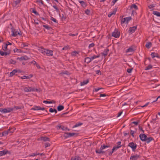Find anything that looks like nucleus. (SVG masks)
<instances>
[{
	"label": "nucleus",
	"mask_w": 160,
	"mask_h": 160,
	"mask_svg": "<svg viewBox=\"0 0 160 160\" xmlns=\"http://www.w3.org/2000/svg\"><path fill=\"white\" fill-rule=\"evenodd\" d=\"M104 149H106V151L107 152V153H108V154L109 152L111 150V147L109 145H103L101 146L100 149H96V152L98 154H104L105 152L103 151V150Z\"/></svg>",
	"instance_id": "nucleus-1"
},
{
	"label": "nucleus",
	"mask_w": 160,
	"mask_h": 160,
	"mask_svg": "<svg viewBox=\"0 0 160 160\" xmlns=\"http://www.w3.org/2000/svg\"><path fill=\"white\" fill-rule=\"evenodd\" d=\"M13 108H8V109L6 108L2 109V108H0V112H2L3 113H6L10 112L13 110Z\"/></svg>",
	"instance_id": "nucleus-2"
},
{
	"label": "nucleus",
	"mask_w": 160,
	"mask_h": 160,
	"mask_svg": "<svg viewBox=\"0 0 160 160\" xmlns=\"http://www.w3.org/2000/svg\"><path fill=\"white\" fill-rule=\"evenodd\" d=\"M122 147V145L114 146L112 149L111 151H109L108 155H111L114 150H116Z\"/></svg>",
	"instance_id": "nucleus-3"
},
{
	"label": "nucleus",
	"mask_w": 160,
	"mask_h": 160,
	"mask_svg": "<svg viewBox=\"0 0 160 160\" xmlns=\"http://www.w3.org/2000/svg\"><path fill=\"white\" fill-rule=\"evenodd\" d=\"M128 146L131 148L133 151H135L137 147V145L133 142H131L129 143Z\"/></svg>",
	"instance_id": "nucleus-4"
},
{
	"label": "nucleus",
	"mask_w": 160,
	"mask_h": 160,
	"mask_svg": "<svg viewBox=\"0 0 160 160\" xmlns=\"http://www.w3.org/2000/svg\"><path fill=\"white\" fill-rule=\"evenodd\" d=\"M112 36L115 38H118L120 35V32L115 29L112 33Z\"/></svg>",
	"instance_id": "nucleus-5"
},
{
	"label": "nucleus",
	"mask_w": 160,
	"mask_h": 160,
	"mask_svg": "<svg viewBox=\"0 0 160 160\" xmlns=\"http://www.w3.org/2000/svg\"><path fill=\"white\" fill-rule=\"evenodd\" d=\"M139 137L141 140L142 141H145L147 138V136L145 134H141L139 135Z\"/></svg>",
	"instance_id": "nucleus-6"
},
{
	"label": "nucleus",
	"mask_w": 160,
	"mask_h": 160,
	"mask_svg": "<svg viewBox=\"0 0 160 160\" xmlns=\"http://www.w3.org/2000/svg\"><path fill=\"white\" fill-rule=\"evenodd\" d=\"M12 36L14 37L16 36L17 35H21V34L20 32H18L17 31H16L15 29L12 30Z\"/></svg>",
	"instance_id": "nucleus-7"
},
{
	"label": "nucleus",
	"mask_w": 160,
	"mask_h": 160,
	"mask_svg": "<svg viewBox=\"0 0 160 160\" xmlns=\"http://www.w3.org/2000/svg\"><path fill=\"white\" fill-rule=\"evenodd\" d=\"M10 53V50H8L7 52H3L2 51H0V54L1 56H6L9 55Z\"/></svg>",
	"instance_id": "nucleus-8"
},
{
	"label": "nucleus",
	"mask_w": 160,
	"mask_h": 160,
	"mask_svg": "<svg viewBox=\"0 0 160 160\" xmlns=\"http://www.w3.org/2000/svg\"><path fill=\"white\" fill-rule=\"evenodd\" d=\"M46 55L48 56H52L53 55V51L52 50L47 49Z\"/></svg>",
	"instance_id": "nucleus-9"
},
{
	"label": "nucleus",
	"mask_w": 160,
	"mask_h": 160,
	"mask_svg": "<svg viewBox=\"0 0 160 160\" xmlns=\"http://www.w3.org/2000/svg\"><path fill=\"white\" fill-rule=\"evenodd\" d=\"M7 153L10 154V152L7 150L0 151V156L4 155Z\"/></svg>",
	"instance_id": "nucleus-10"
},
{
	"label": "nucleus",
	"mask_w": 160,
	"mask_h": 160,
	"mask_svg": "<svg viewBox=\"0 0 160 160\" xmlns=\"http://www.w3.org/2000/svg\"><path fill=\"white\" fill-rule=\"evenodd\" d=\"M140 156L137 154L131 156L130 158V159L132 160H136L139 159Z\"/></svg>",
	"instance_id": "nucleus-11"
},
{
	"label": "nucleus",
	"mask_w": 160,
	"mask_h": 160,
	"mask_svg": "<svg viewBox=\"0 0 160 160\" xmlns=\"http://www.w3.org/2000/svg\"><path fill=\"white\" fill-rule=\"evenodd\" d=\"M135 50V49L133 48V47L132 46H131L126 50V53L129 52H134Z\"/></svg>",
	"instance_id": "nucleus-12"
},
{
	"label": "nucleus",
	"mask_w": 160,
	"mask_h": 160,
	"mask_svg": "<svg viewBox=\"0 0 160 160\" xmlns=\"http://www.w3.org/2000/svg\"><path fill=\"white\" fill-rule=\"evenodd\" d=\"M29 59V58H28L26 56H24L21 57V58H17V59H19L21 61H22L23 60H28Z\"/></svg>",
	"instance_id": "nucleus-13"
},
{
	"label": "nucleus",
	"mask_w": 160,
	"mask_h": 160,
	"mask_svg": "<svg viewBox=\"0 0 160 160\" xmlns=\"http://www.w3.org/2000/svg\"><path fill=\"white\" fill-rule=\"evenodd\" d=\"M109 51V50L108 48H107L104 50V51L102 52L101 53V54L102 55L104 56V57L107 55L108 52Z\"/></svg>",
	"instance_id": "nucleus-14"
},
{
	"label": "nucleus",
	"mask_w": 160,
	"mask_h": 160,
	"mask_svg": "<svg viewBox=\"0 0 160 160\" xmlns=\"http://www.w3.org/2000/svg\"><path fill=\"white\" fill-rule=\"evenodd\" d=\"M80 3L82 7L84 8H85L87 6V3L83 1H78Z\"/></svg>",
	"instance_id": "nucleus-15"
},
{
	"label": "nucleus",
	"mask_w": 160,
	"mask_h": 160,
	"mask_svg": "<svg viewBox=\"0 0 160 160\" xmlns=\"http://www.w3.org/2000/svg\"><path fill=\"white\" fill-rule=\"evenodd\" d=\"M137 28V26L130 27L129 29V31L131 33L134 32Z\"/></svg>",
	"instance_id": "nucleus-16"
},
{
	"label": "nucleus",
	"mask_w": 160,
	"mask_h": 160,
	"mask_svg": "<svg viewBox=\"0 0 160 160\" xmlns=\"http://www.w3.org/2000/svg\"><path fill=\"white\" fill-rule=\"evenodd\" d=\"M32 77L33 75L32 74H30L29 76H23L21 77V78L22 79H29L30 78H32Z\"/></svg>",
	"instance_id": "nucleus-17"
},
{
	"label": "nucleus",
	"mask_w": 160,
	"mask_h": 160,
	"mask_svg": "<svg viewBox=\"0 0 160 160\" xmlns=\"http://www.w3.org/2000/svg\"><path fill=\"white\" fill-rule=\"evenodd\" d=\"M100 57V55L99 54L97 55H94L93 56H91V57H89L90 58V61H91V62L95 58H98Z\"/></svg>",
	"instance_id": "nucleus-18"
},
{
	"label": "nucleus",
	"mask_w": 160,
	"mask_h": 160,
	"mask_svg": "<svg viewBox=\"0 0 160 160\" xmlns=\"http://www.w3.org/2000/svg\"><path fill=\"white\" fill-rule=\"evenodd\" d=\"M47 50V49H44L43 48H41L39 49V51L42 54H43L44 55H46Z\"/></svg>",
	"instance_id": "nucleus-19"
},
{
	"label": "nucleus",
	"mask_w": 160,
	"mask_h": 160,
	"mask_svg": "<svg viewBox=\"0 0 160 160\" xmlns=\"http://www.w3.org/2000/svg\"><path fill=\"white\" fill-rule=\"evenodd\" d=\"M151 56L152 58L155 57L158 58H160V56L158 55V54L157 53H155V52H152L151 54Z\"/></svg>",
	"instance_id": "nucleus-20"
},
{
	"label": "nucleus",
	"mask_w": 160,
	"mask_h": 160,
	"mask_svg": "<svg viewBox=\"0 0 160 160\" xmlns=\"http://www.w3.org/2000/svg\"><path fill=\"white\" fill-rule=\"evenodd\" d=\"M89 82L88 80H86L83 81L82 82H81L80 83L81 86H83L84 85L87 84Z\"/></svg>",
	"instance_id": "nucleus-21"
},
{
	"label": "nucleus",
	"mask_w": 160,
	"mask_h": 160,
	"mask_svg": "<svg viewBox=\"0 0 160 160\" xmlns=\"http://www.w3.org/2000/svg\"><path fill=\"white\" fill-rule=\"evenodd\" d=\"M153 139H154L153 138L151 137H147V138L146 139L145 141H146L147 143H148L150 142Z\"/></svg>",
	"instance_id": "nucleus-22"
},
{
	"label": "nucleus",
	"mask_w": 160,
	"mask_h": 160,
	"mask_svg": "<svg viewBox=\"0 0 160 160\" xmlns=\"http://www.w3.org/2000/svg\"><path fill=\"white\" fill-rule=\"evenodd\" d=\"M69 137H72L73 136L76 137L78 135V134L75 133H68Z\"/></svg>",
	"instance_id": "nucleus-23"
},
{
	"label": "nucleus",
	"mask_w": 160,
	"mask_h": 160,
	"mask_svg": "<svg viewBox=\"0 0 160 160\" xmlns=\"http://www.w3.org/2000/svg\"><path fill=\"white\" fill-rule=\"evenodd\" d=\"M9 130H7L6 131H5L3 132L2 133V136H6L7 135L8 133V131H9Z\"/></svg>",
	"instance_id": "nucleus-24"
},
{
	"label": "nucleus",
	"mask_w": 160,
	"mask_h": 160,
	"mask_svg": "<svg viewBox=\"0 0 160 160\" xmlns=\"http://www.w3.org/2000/svg\"><path fill=\"white\" fill-rule=\"evenodd\" d=\"M43 102L45 103H55L56 102L53 100H52V101H44Z\"/></svg>",
	"instance_id": "nucleus-25"
},
{
	"label": "nucleus",
	"mask_w": 160,
	"mask_h": 160,
	"mask_svg": "<svg viewBox=\"0 0 160 160\" xmlns=\"http://www.w3.org/2000/svg\"><path fill=\"white\" fill-rule=\"evenodd\" d=\"M152 44L151 42H148L145 45L146 47L148 48H149L152 46Z\"/></svg>",
	"instance_id": "nucleus-26"
},
{
	"label": "nucleus",
	"mask_w": 160,
	"mask_h": 160,
	"mask_svg": "<svg viewBox=\"0 0 160 160\" xmlns=\"http://www.w3.org/2000/svg\"><path fill=\"white\" fill-rule=\"evenodd\" d=\"M20 46L21 48H24V47H28V44L27 43L22 42L21 43Z\"/></svg>",
	"instance_id": "nucleus-27"
},
{
	"label": "nucleus",
	"mask_w": 160,
	"mask_h": 160,
	"mask_svg": "<svg viewBox=\"0 0 160 160\" xmlns=\"http://www.w3.org/2000/svg\"><path fill=\"white\" fill-rule=\"evenodd\" d=\"M57 129H61L63 130H65V127L63 126L57 125Z\"/></svg>",
	"instance_id": "nucleus-28"
},
{
	"label": "nucleus",
	"mask_w": 160,
	"mask_h": 160,
	"mask_svg": "<svg viewBox=\"0 0 160 160\" xmlns=\"http://www.w3.org/2000/svg\"><path fill=\"white\" fill-rule=\"evenodd\" d=\"M17 71L16 70H13L12 72L10 73V76L12 77L14 75L15 73L17 72Z\"/></svg>",
	"instance_id": "nucleus-29"
},
{
	"label": "nucleus",
	"mask_w": 160,
	"mask_h": 160,
	"mask_svg": "<svg viewBox=\"0 0 160 160\" xmlns=\"http://www.w3.org/2000/svg\"><path fill=\"white\" fill-rule=\"evenodd\" d=\"M41 140L43 141H50V139L48 137H42L41 138Z\"/></svg>",
	"instance_id": "nucleus-30"
},
{
	"label": "nucleus",
	"mask_w": 160,
	"mask_h": 160,
	"mask_svg": "<svg viewBox=\"0 0 160 160\" xmlns=\"http://www.w3.org/2000/svg\"><path fill=\"white\" fill-rule=\"evenodd\" d=\"M64 108V107L63 106L60 105L58 106L57 107V109L58 111H60L63 110Z\"/></svg>",
	"instance_id": "nucleus-31"
},
{
	"label": "nucleus",
	"mask_w": 160,
	"mask_h": 160,
	"mask_svg": "<svg viewBox=\"0 0 160 160\" xmlns=\"http://www.w3.org/2000/svg\"><path fill=\"white\" fill-rule=\"evenodd\" d=\"M153 14L157 16L160 17V12H158L154 11L153 12Z\"/></svg>",
	"instance_id": "nucleus-32"
},
{
	"label": "nucleus",
	"mask_w": 160,
	"mask_h": 160,
	"mask_svg": "<svg viewBox=\"0 0 160 160\" xmlns=\"http://www.w3.org/2000/svg\"><path fill=\"white\" fill-rule=\"evenodd\" d=\"M29 92L31 91H38V89L32 87H29Z\"/></svg>",
	"instance_id": "nucleus-33"
},
{
	"label": "nucleus",
	"mask_w": 160,
	"mask_h": 160,
	"mask_svg": "<svg viewBox=\"0 0 160 160\" xmlns=\"http://www.w3.org/2000/svg\"><path fill=\"white\" fill-rule=\"evenodd\" d=\"M90 58L89 57H86L85 58V62H86L87 63H89L91 61H90Z\"/></svg>",
	"instance_id": "nucleus-34"
},
{
	"label": "nucleus",
	"mask_w": 160,
	"mask_h": 160,
	"mask_svg": "<svg viewBox=\"0 0 160 160\" xmlns=\"http://www.w3.org/2000/svg\"><path fill=\"white\" fill-rule=\"evenodd\" d=\"M123 17V16H122V18L121 21V24H122L126 22V18H122ZM121 17L122 16H120V18H121Z\"/></svg>",
	"instance_id": "nucleus-35"
},
{
	"label": "nucleus",
	"mask_w": 160,
	"mask_h": 160,
	"mask_svg": "<svg viewBox=\"0 0 160 160\" xmlns=\"http://www.w3.org/2000/svg\"><path fill=\"white\" fill-rule=\"evenodd\" d=\"M152 68V66L151 64H149L147 67H146V68L145 69L146 70H148Z\"/></svg>",
	"instance_id": "nucleus-36"
},
{
	"label": "nucleus",
	"mask_w": 160,
	"mask_h": 160,
	"mask_svg": "<svg viewBox=\"0 0 160 160\" xmlns=\"http://www.w3.org/2000/svg\"><path fill=\"white\" fill-rule=\"evenodd\" d=\"M15 128H10L8 130H9V131H8V133H12L14 132V131L15 130Z\"/></svg>",
	"instance_id": "nucleus-37"
},
{
	"label": "nucleus",
	"mask_w": 160,
	"mask_h": 160,
	"mask_svg": "<svg viewBox=\"0 0 160 160\" xmlns=\"http://www.w3.org/2000/svg\"><path fill=\"white\" fill-rule=\"evenodd\" d=\"M134 8L135 10L138 9V7L136 4H132L131 6V8Z\"/></svg>",
	"instance_id": "nucleus-38"
},
{
	"label": "nucleus",
	"mask_w": 160,
	"mask_h": 160,
	"mask_svg": "<svg viewBox=\"0 0 160 160\" xmlns=\"http://www.w3.org/2000/svg\"><path fill=\"white\" fill-rule=\"evenodd\" d=\"M82 123L79 122L78 123H76L72 127L73 128L77 127L79 126H81L82 125Z\"/></svg>",
	"instance_id": "nucleus-39"
},
{
	"label": "nucleus",
	"mask_w": 160,
	"mask_h": 160,
	"mask_svg": "<svg viewBox=\"0 0 160 160\" xmlns=\"http://www.w3.org/2000/svg\"><path fill=\"white\" fill-rule=\"evenodd\" d=\"M7 47L8 45L5 44V46L4 47H2V49L5 52H6L7 51H8Z\"/></svg>",
	"instance_id": "nucleus-40"
},
{
	"label": "nucleus",
	"mask_w": 160,
	"mask_h": 160,
	"mask_svg": "<svg viewBox=\"0 0 160 160\" xmlns=\"http://www.w3.org/2000/svg\"><path fill=\"white\" fill-rule=\"evenodd\" d=\"M78 53V52L77 51H73L71 53V55L72 56H75Z\"/></svg>",
	"instance_id": "nucleus-41"
},
{
	"label": "nucleus",
	"mask_w": 160,
	"mask_h": 160,
	"mask_svg": "<svg viewBox=\"0 0 160 160\" xmlns=\"http://www.w3.org/2000/svg\"><path fill=\"white\" fill-rule=\"evenodd\" d=\"M36 2L39 3H41L42 5H44V4L42 0H36Z\"/></svg>",
	"instance_id": "nucleus-42"
},
{
	"label": "nucleus",
	"mask_w": 160,
	"mask_h": 160,
	"mask_svg": "<svg viewBox=\"0 0 160 160\" xmlns=\"http://www.w3.org/2000/svg\"><path fill=\"white\" fill-rule=\"evenodd\" d=\"M43 27L48 30H50L52 29L51 28L49 27L48 25H43Z\"/></svg>",
	"instance_id": "nucleus-43"
},
{
	"label": "nucleus",
	"mask_w": 160,
	"mask_h": 160,
	"mask_svg": "<svg viewBox=\"0 0 160 160\" xmlns=\"http://www.w3.org/2000/svg\"><path fill=\"white\" fill-rule=\"evenodd\" d=\"M132 19V18L131 17H127L126 18V23H128V22L130 21V20H131Z\"/></svg>",
	"instance_id": "nucleus-44"
},
{
	"label": "nucleus",
	"mask_w": 160,
	"mask_h": 160,
	"mask_svg": "<svg viewBox=\"0 0 160 160\" xmlns=\"http://www.w3.org/2000/svg\"><path fill=\"white\" fill-rule=\"evenodd\" d=\"M14 52H21V50L20 49H17V48H16L15 49H14L13 50Z\"/></svg>",
	"instance_id": "nucleus-45"
},
{
	"label": "nucleus",
	"mask_w": 160,
	"mask_h": 160,
	"mask_svg": "<svg viewBox=\"0 0 160 160\" xmlns=\"http://www.w3.org/2000/svg\"><path fill=\"white\" fill-rule=\"evenodd\" d=\"M50 20H51L53 21L54 22H55V23H57L58 22V21L56 19L52 17H51Z\"/></svg>",
	"instance_id": "nucleus-46"
},
{
	"label": "nucleus",
	"mask_w": 160,
	"mask_h": 160,
	"mask_svg": "<svg viewBox=\"0 0 160 160\" xmlns=\"http://www.w3.org/2000/svg\"><path fill=\"white\" fill-rule=\"evenodd\" d=\"M9 62L10 63L13 64H15L16 63V61L12 59H11Z\"/></svg>",
	"instance_id": "nucleus-47"
},
{
	"label": "nucleus",
	"mask_w": 160,
	"mask_h": 160,
	"mask_svg": "<svg viewBox=\"0 0 160 160\" xmlns=\"http://www.w3.org/2000/svg\"><path fill=\"white\" fill-rule=\"evenodd\" d=\"M40 108V106H35L34 108H32L31 110H39Z\"/></svg>",
	"instance_id": "nucleus-48"
},
{
	"label": "nucleus",
	"mask_w": 160,
	"mask_h": 160,
	"mask_svg": "<svg viewBox=\"0 0 160 160\" xmlns=\"http://www.w3.org/2000/svg\"><path fill=\"white\" fill-rule=\"evenodd\" d=\"M32 12L37 15H39L38 13V12L37 11L34 9H32Z\"/></svg>",
	"instance_id": "nucleus-49"
},
{
	"label": "nucleus",
	"mask_w": 160,
	"mask_h": 160,
	"mask_svg": "<svg viewBox=\"0 0 160 160\" xmlns=\"http://www.w3.org/2000/svg\"><path fill=\"white\" fill-rule=\"evenodd\" d=\"M81 159L80 157H76L74 158H72L71 160H80Z\"/></svg>",
	"instance_id": "nucleus-50"
},
{
	"label": "nucleus",
	"mask_w": 160,
	"mask_h": 160,
	"mask_svg": "<svg viewBox=\"0 0 160 160\" xmlns=\"http://www.w3.org/2000/svg\"><path fill=\"white\" fill-rule=\"evenodd\" d=\"M85 13L87 15H89L90 12V10L89 9H86L85 10Z\"/></svg>",
	"instance_id": "nucleus-51"
},
{
	"label": "nucleus",
	"mask_w": 160,
	"mask_h": 160,
	"mask_svg": "<svg viewBox=\"0 0 160 160\" xmlns=\"http://www.w3.org/2000/svg\"><path fill=\"white\" fill-rule=\"evenodd\" d=\"M15 2V6H16L17 5L19 4L20 2V0H17L14 2Z\"/></svg>",
	"instance_id": "nucleus-52"
},
{
	"label": "nucleus",
	"mask_w": 160,
	"mask_h": 160,
	"mask_svg": "<svg viewBox=\"0 0 160 160\" xmlns=\"http://www.w3.org/2000/svg\"><path fill=\"white\" fill-rule=\"evenodd\" d=\"M64 137H65V138H67L69 137L68 133L66 132L64 134Z\"/></svg>",
	"instance_id": "nucleus-53"
},
{
	"label": "nucleus",
	"mask_w": 160,
	"mask_h": 160,
	"mask_svg": "<svg viewBox=\"0 0 160 160\" xmlns=\"http://www.w3.org/2000/svg\"><path fill=\"white\" fill-rule=\"evenodd\" d=\"M135 132L134 131H133L132 130H131L130 131V134L133 137H134V133H135Z\"/></svg>",
	"instance_id": "nucleus-54"
},
{
	"label": "nucleus",
	"mask_w": 160,
	"mask_h": 160,
	"mask_svg": "<svg viewBox=\"0 0 160 160\" xmlns=\"http://www.w3.org/2000/svg\"><path fill=\"white\" fill-rule=\"evenodd\" d=\"M95 45V44L93 43H92L90 44L88 46V48H90L92 47H93Z\"/></svg>",
	"instance_id": "nucleus-55"
},
{
	"label": "nucleus",
	"mask_w": 160,
	"mask_h": 160,
	"mask_svg": "<svg viewBox=\"0 0 160 160\" xmlns=\"http://www.w3.org/2000/svg\"><path fill=\"white\" fill-rule=\"evenodd\" d=\"M24 91L25 92H29V88L25 87L24 88Z\"/></svg>",
	"instance_id": "nucleus-56"
},
{
	"label": "nucleus",
	"mask_w": 160,
	"mask_h": 160,
	"mask_svg": "<svg viewBox=\"0 0 160 160\" xmlns=\"http://www.w3.org/2000/svg\"><path fill=\"white\" fill-rule=\"evenodd\" d=\"M50 145V144L49 142H47L45 144V147L47 148L49 147Z\"/></svg>",
	"instance_id": "nucleus-57"
},
{
	"label": "nucleus",
	"mask_w": 160,
	"mask_h": 160,
	"mask_svg": "<svg viewBox=\"0 0 160 160\" xmlns=\"http://www.w3.org/2000/svg\"><path fill=\"white\" fill-rule=\"evenodd\" d=\"M132 70V68H128L127 69V72L129 73H130L131 72Z\"/></svg>",
	"instance_id": "nucleus-58"
},
{
	"label": "nucleus",
	"mask_w": 160,
	"mask_h": 160,
	"mask_svg": "<svg viewBox=\"0 0 160 160\" xmlns=\"http://www.w3.org/2000/svg\"><path fill=\"white\" fill-rule=\"evenodd\" d=\"M69 48V46H65L62 49V50H67Z\"/></svg>",
	"instance_id": "nucleus-59"
},
{
	"label": "nucleus",
	"mask_w": 160,
	"mask_h": 160,
	"mask_svg": "<svg viewBox=\"0 0 160 160\" xmlns=\"http://www.w3.org/2000/svg\"><path fill=\"white\" fill-rule=\"evenodd\" d=\"M62 16L61 17V18L62 20H65L66 18V17L65 16H64V15L62 14Z\"/></svg>",
	"instance_id": "nucleus-60"
},
{
	"label": "nucleus",
	"mask_w": 160,
	"mask_h": 160,
	"mask_svg": "<svg viewBox=\"0 0 160 160\" xmlns=\"http://www.w3.org/2000/svg\"><path fill=\"white\" fill-rule=\"evenodd\" d=\"M39 155V153H38L37 152H36V153L32 154L30 156L33 157V156H36L37 155Z\"/></svg>",
	"instance_id": "nucleus-61"
},
{
	"label": "nucleus",
	"mask_w": 160,
	"mask_h": 160,
	"mask_svg": "<svg viewBox=\"0 0 160 160\" xmlns=\"http://www.w3.org/2000/svg\"><path fill=\"white\" fill-rule=\"evenodd\" d=\"M14 108L16 109L17 110V109H21V108L20 107L18 106H15L14 107Z\"/></svg>",
	"instance_id": "nucleus-62"
},
{
	"label": "nucleus",
	"mask_w": 160,
	"mask_h": 160,
	"mask_svg": "<svg viewBox=\"0 0 160 160\" xmlns=\"http://www.w3.org/2000/svg\"><path fill=\"white\" fill-rule=\"evenodd\" d=\"M106 94H101L100 95V97H106L107 96Z\"/></svg>",
	"instance_id": "nucleus-63"
},
{
	"label": "nucleus",
	"mask_w": 160,
	"mask_h": 160,
	"mask_svg": "<svg viewBox=\"0 0 160 160\" xmlns=\"http://www.w3.org/2000/svg\"><path fill=\"white\" fill-rule=\"evenodd\" d=\"M148 7L149 9H152L154 7V6L152 4L149 5Z\"/></svg>",
	"instance_id": "nucleus-64"
}]
</instances>
